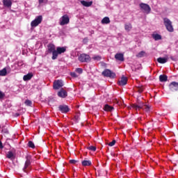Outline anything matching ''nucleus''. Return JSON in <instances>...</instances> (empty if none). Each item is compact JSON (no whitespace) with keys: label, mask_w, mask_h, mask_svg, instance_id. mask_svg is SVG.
Segmentation results:
<instances>
[{"label":"nucleus","mask_w":178,"mask_h":178,"mask_svg":"<svg viewBox=\"0 0 178 178\" xmlns=\"http://www.w3.org/2000/svg\"><path fill=\"white\" fill-rule=\"evenodd\" d=\"M110 19L108 17H104L103 19L101 21L102 24H109Z\"/></svg>","instance_id":"b1692460"},{"label":"nucleus","mask_w":178,"mask_h":178,"mask_svg":"<svg viewBox=\"0 0 178 178\" xmlns=\"http://www.w3.org/2000/svg\"><path fill=\"white\" fill-rule=\"evenodd\" d=\"M163 19L164 21V24H165V26L166 27L167 31L170 33H173L174 28H173V25H172V22L168 17H165Z\"/></svg>","instance_id":"f257e3e1"},{"label":"nucleus","mask_w":178,"mask_h":178,"mask_svg":"<svg viewBox=\"0 0 178 178\" xmlns=\"http://www.w3.org/2000/svg\"><path fill=\"white\" fill-rule=\"evenodd\" d=\"M141 109L145 110L146 112H149V106L145 105V106H143V108H141Z\"/></svg>","instance_id":"f704fd0d"},{"label":"nucleus","mask_w":178,"mask_h":178,"mask_svg":"<svg viewBox=\"0 0 178 178\" xmlns=\"http://www.w3.org/2000/svg\"><path fill=\"white\" fill-rule=\"evenodd\" d=\"M93 59H94L95 60H101L102 57L97 56L93 57Z\"/></svg>","instance_id":"ea45409f"},{"label":"nucleus","mask_w":178,"mask_h":178,"mask_svg":"<svg viewBox=\"0 0 178 178\" xmlns=\"http://www.w3.org/2000/svg\"><path fill=\"white\" fill-rule=\"evenodd\" d=\"M102 75H103L104 77L110 78H114L116 76V74L110 70H104L103 72H102Z\"/></svg>","instance_id":"39448f33"},{"label":"nucleus","mask_w":178,"mask_h":178,"mask_svg":"<svg viewBox=\"0 0 178 178\" xmlns=\"http://www.w3.org/2000/svg\"><path fill=\"white\" fill-rule=\"evenodd\" d=\"M146 106L145 105L144 102H138L137 104H131V108L136 110V111H140L141 108H144V106Z\"/></svg>","instance_id":"6e6552de"},{"label":"nucleus","mask_w":178,"mask_h":178,"mask_svg":"<svg viewBox=\"0 0 178 178\" xmlns=\"http://www.w3.org/2000/svg\"><path fill=\"white\" fill-rule=\"evenodd\" d=\"M3 148V145H2L1 141L0 140V149Z\"/></svg>","instance_id":"c03bdc74"},{"label":"nucleus","mask_w":178,"mask_h":178,"mask_svg":"<svg viewBox=\"0 0 178 178\" xmlns=\"http://www.w3.org/2000/svg\"><path fill=\"white\" fill-rule=\"evenodd\" d=\"M44 3V0H39V3H40V4H41V3Z\"/></svg>","instance_id":"a18cd8bd"},{"label":"nucleus","mask_w":178,"mask_h":178,"mask_svg":"<svg viewBox=\"0 0 178 178\" xmlns=\"http://www.w3.org/2000/svg\"><path fill=\"white\" fill-rule=\"evenodd\" d=\"M52 54V57L51 58L53 60H55V59H57L58 58V55H60V54H58L56 51H54V52H51Z\"/></svg>","instance_id":"c756f323"},{"label":"nucleus","mask_w":178,"mask_h":178,"mask_svg":"<svg viewBox=\"0 0 178 178\" xmlns=\"http://www.w3.org/2000/svg\"><path fill=\"white\" fill-rule=\"evenodd\" d=\"M42 22V16L39 15L35 18L33 21L31 22V27H37L39 24H40Z\"/></svg>","instance_id":"20e7f679"},{"label":"nucleus","mask_w":178,"mask_h":178,"mask_svg":"<svg viewBox=\"0 0 178 178\" xmlns=\"http://www.w3.org/2000/svg\"><path fill=\"white\" fill-rule=\"evenodd\" d=\"M63 86L62 80H56L53 83V88L56 90H60Z\"/></svg>","instance_id":"0eeeda50"},{"label":"nucleus","mask_w":178,"mask_h":178,"mask_svg":"<svg viewBox=\"0 0 178 178\" xmlns=\"http://www.w3.org/2000/svg\"><path fill=\"white\" fill-rule=\"evenodd\" d=\"M48 50H47V52L49 54H51L53 53L54 51H56V46L55 44H49L48 46Z\"/></svg>","instance_id":"2eb2a0df"},{"label":"nucleus","mask_w":178,"mask_h":178,"mask_svg":"<svg viewBox=\"0 0 178 178\" xmlns=\"http://www.w3.org/2000/svg\"><path fill=\"white\" fill-rule=\"evenodd\" d=\"M74 120H76V122H79V120H80V116H79L78 115H75Z\"/></svg>","instance_id":"a19ab883"},{"label":"nucleus","mask_w":178,"mask_h":178,"mask_svg":"<svg viewBox=\"0 0 178 178\" xmlns=\"http://www.w3.org/2000/svg\"><path fill=\"white\" fill-rule=\"evenodd\" d=\"M33 76H34V74H33L32 72L29 73V74H27L26 75H24L23 81H30L32 79Z\"/></svg>","instance_id":"dca6fc26"},{"label":"nucleus","mask_w":178,"mask_h":178,"mask_svg":"<svg viewBox=\"0 0 178 178\" xmlns=\"http://www.w3.org/2000/svg\"><path fill=\"white\" fill-rule=\"evenodd\" d=\"M171 59H172V60H173V58H172V57H171Z\"/></svg>","instance_id":"de8ad7c7"},{"label":"nucleus","mask_w":178,"mask_h":178,"mask_svg":"<svg viewBox=\"0 0 178 178\" xmlns=\"http://www.w3.org/2000/svg\"><path fill=\"white\" fill-rule=\"evenodd\" d=\"M28 146H29V147L33 148V149H34L35 147V144H34V143H33V141H29Z\"/></svg>","instance_id":"7c9ffc66"},{"label":"nucleus","mask_w":178,"mask_h":178,"mask_svg":"<svg viewBox=\"0 0 178 178\" xmlns=\"http://www.w3.org/2000/svg\"><path fill=\"white\" fill-rule=\"evenodd\" d=\"M75 72L79 73V74H82L83 73V70L81 68H77L75 70Z\"/></svg>","instance_id":"c9c22d12"},{"label":"nucleus","mask_w":178,"mask_h":178,"mask_svg":"<svg viewBox=\"0 0 178 178\" xmlns=\"http://www.w3.org/2000/svg\"><path fill=\"white\" fill-rule=\"evenodd\" d=\"M152 38L156 41L161 40V35H159V34L152 35Z\"/></svg>","instance_id":"c85d7f7f"},{"label":"nucleus","mask_w":178,"mask_h":178,"mask_svg":"<svg viewBox=\"0 0 178 178\" xmlns=\"http://www.w3.org/2000/svg\"><path fill=\"white\" fill-rule=\"evenodd\" d=\"M104 111L106 112H112L114 110V107L112 106H109L106 104L104 108Z\"/></svg>","instance_id":"6ab92c4d"},{"label":"nucleus","mask_w":178,"mask_h":178,"mask_svg":"<svg viewBox=\"0 0 178 178\" xmlns=\"http://www.w3.org/2000/svg\"><path fill=\"white\" fill-rule=\"evenodd\" d=\"M140 10L143 11V13L146 15H149L151 13V8L150 6L145 3H140Z\"/></svg>","instance_id":"f03ea898"},{"label":"nucleus","mask_w":178,"mask_h":178,"mask_svg":"<svg viewBox=\"0 0 178 178\" xmlns=\"http://www.w3.org/2000/svg\"><path fill=\"white\" fill-rule=\"evenodd\" d=\"M127 81H128L127 77L122 76L118 81V85L120 86H124L127 84Z\"/></svg>","instance_id":"f8f14e48"},{"label":"nucleus","mask_w":178,"mask_h":178,"mask_svg":"<svg viewBox=\"0 0 178 178\" xmlns=\"http://www.w3.org/2000/svg\"><path fill=\"white\" fill-rule=\"evenodd\" d=\"M168 61V58H162V57H159L157 58V62L160 64H165Z\"/></svg>","instance_id":"f3484780"},{"label":"nucleus","mask_w":178,"mask_h":178,"mask_svg":"<svg viewBox=\"0 0 178 178\" xmlns=\"http://www.w3.org/2000/svg\"><path fill=\"white\" fill-rule=\"evenodd\" d=\"M3 5L7 8H10L12 6L11 0H3Z\"/></svg>","instance_id":"aec40b11"},{"label":"nucleus","mask_w":178,"mask_h":178,"mask_svg":"<svg viewBox=\"0 0 178 178\" xmlns=\"http://www.w3.org/2000/svg\"><path fill=\"white\" fill-rule=\"evenodd\" d=\"M145 55V52L144 51H142L136 54V57L138 58H141L144 57Z\"/></svg>","instance_id":"bb28decb"},{"label":"nucleus","mask_w":178,"mask_h":178,"mask_svg":"<svg viewBox=\"0 0 178 178\" xmlns=\"http://www.w3.org/2000/svg\"><path fill=\"white\" fill-rule=\"evenodd\" d=\"M93 2L92 1H81V4H82L83 6L89 7L92 6Z\"/></svg>","instance_id":"4be33fe9"},{"label":"nucleus","mask_w":178,"mask_h":178,"mask_svg":"<svg viewBox=\"0 0 178 178\" xmlns=\"http://www.w3.org/2000/svg\"><path fill=\"white\" fill-rule=\"evenodd\" d=\"M79 161L76 159H70V163L75 165L78 163Z\"/></svg>","instance_id":"72a5a7b5"},{"label":"nucleus","mask_w":178,"mask_h":178,"mask_svg":"<svg viewBox=\"0 0 178 178\" xmlns=\"http://www.w3.org/2000/svg\"><path fill=\"white\" fill-rule=\"evenodd\" d=\"M6 157L8 159H15V155L12 151H8L6 154Z\"/></svg>","instance_id":"a878e982"},{"label":"nucleus","mask_w":178,"mask_h":178,"mask_svg":"<svg viewBox=\"0 0 178 178\" xmlns=\"http://www.w3.org/2000/svg\"><path fill=\"white\" fill-rule=\"evenodd\" d=\"M115 144H116V140H113V141H111V143H108V145L110 147H113V146H114Z\"/></svg>","instance_id":"4c0bfd02"},{"label":"nucleus","mask_w":178,"mask_h":178,"mask_svg":"<svg viewBox=\"0 0 178 178\" xmlns=\"http://www.w3.org/2000/svg\"><path fill=\"white\" fill-rule=\"evenodd\" d=\"M57 95L60 98L65 99L67 97L68 94H67V92L64 88H62L58 92Z\"/></svg>","instance_id":"1a4fd4ad"},{"label":"nucleus","mask_w":178,"mask_h":178,"mask_svg":"<svg viewBox=\"0 0 178 178\" xmlns=\"http://www.w3.org/2000/svg\"><path fill=\"white\" fill-rule=\"evenodd\" d=\"M138 92L142 93L144 91V88L143 87H139L138 88Z\"/></svg>","instance_id":"e433bc0d"},{"label":"nucleus","mask_w":178,"mask_h":178,"mask_svg":"<svg viewBox=\"0 0 178 178\" xmlns=\"http://www.w3.org/2000/svg\"><path fill=\"white\" fill-rule=\"evenodd\" d=\"M78 59L81 63H89L91 61V57L86 54H80Z\"/></svg>","instance_id":"7ed1b4c3"},{"label":"nucleus","mask_w":178,"mask_h":178,"mask_svg":"<svg viewBox=\"0 0 178 178\" xmlns=\"http://www.w3.org/2000/svg\"><path fill=\"white\" fill-rule=\"evenodd\" d=\"M58 111L62 113H67L69 111H70V108L68 107V106L60 105L58 106Z\"/></svg>","instance_id":"9b49d317"},{"label":"nucleus","mask_w":178,"mask_h":178,"mask_svg":"<svg viewBox=\"0 0 178 178\" xmlns=\"http://www.w3.org/2000/svg\"><path fill=\"white\" fill-rule=\"evenodd\" d=\"M168 88L172 92L178 91V83L175 81H172L170 85H168Z\"/></svg>","instance_id":"9d476101"},{"label":"nucleus","mask_w":178,"mask_h":178,"mask_svg":"<svg viewBox=\"0 0 178 178\" xmlns=\"http://www.w3.org/2000/svg\"><path fill=\"white\" fill-rule=\"evenodd\" d=\"M133 29L132 24L127 23L124 24V29L126 31L129 32Z\"/></svg>","instance_id":"5701e85b"},{"label":"nucleus","mask_w":178,"mask_h":178,"mask_svg":"<svg viewBox=\"0 0 178 178\" xmlns=\"http://www.w3.org/2000/svg\"><path fill=\"white\" fill-rule=\"evenodd\" d=\"M56 51L59 54V55L65 53L66 51V47H57L56 49Z\"/></svg>","instance_id":"412c9836"},{"label":"nucleus","mask_w":178,"mask_h":178,"mask_svg":"<svg viewBox=\"0 0 178 178\" xmlns=\"http://www.w3.org/2000/svg\"><path fill=\"white\" fill-rule=\"evenodd\" d=\"M159 80L161 82H165V81H168V75H165V74H161V75L159 76Z\"/></svg>","instance_id":"a211bd4d"},{"label":"nucleus","mask_w":178,"mask_h":178,"mask_svg":"<svg viewBox=\"0 0 178 178\" xmlns=\"http://www.w3.org/2000/svg\"><path fill=\"white\" fill-rule=\"evenodd\" d=\"M7 74V70L6 68H3L0 70V76H6Z\"/></svg>","instance_id":"cd10ccee"},{"label":"nucleus","mask_w":178,"mask_h":178,"mask_svg":"<svg viewBox=\"0 0 178 178\" xmlns=\"http://www.w3.org/2000/svg\"><path fill=\"white\" fill-rule=\"evenodd\" d=\"M25 104H26L27 106H31V105H32V102L30 101V100H29V99H27V100H26V102H25Z\"/></svg>","instance_id":"473e14b6"},{"label":"nucleus","mask_w":178,"mask_h":178,"mask_svg":"<svg viewBox=\"0 0 178 178\" xmlns=\"http://www.w3.org/2000/svg\"><path fill=\"white\" fill-rule=\"evenodd\" d=\"M5 97V94L0 91V99H3Z\"/></svg>","instance_id":"79ce46f5"},{"label":"nucleus","mask_w":178,"mask_h":178,"mask_svg":"<svg viewBox=\"0 0 178 178\" xmlns=\"http://www.w3.org/2000/svg\"><path fill=\"white\" fill-rule=\"evenodd\" d=\"M4 133H6V134H8V131H4Z\"/></svg>","instance_id":"49530a36"},{"label":"nucleus","mask_w":178,"mask_h":178,"mask_svg":"<svg viewBox=\"0 0 178 178\" xmlns=\"http://www.w3.org/2000/svg\"><path fill=\"white\" fill-rule=\"evenodd\" d=\"M26 161L25 163V166L23 168V171L25 172L26 173H27L26 168L31 165V157L30 156H27L26 157Z\"/></svg>","instance_id":"ddd939ff"},{"label":"nucleus","mask_w":178,"mask_h":178,"mask_svg":"<svg viewBox=\"0 0 178 178\" xmlns=\"http://www.w3.org/2000/svg\"><path fill=\"white\" fill-rule=\"evenodd\" d=\"M82 165L83 166H91L92 162H91V161H89V160H83L82 161Z\"/></svg>","instance_id":"393cba45"},{"label":"nucleus","mask_w":178,"mask_h":178,"mask_svg":"<svg viewBox=\"0 0 178 178\" xmlns=\"http://www.w3.org/2000/svg\"><path fill=\"white\" fill-rule=\"evenodd\" d=\"M115 58L120 62H124V54L122 53H117L115 55Z\"/></svg>","instance_id":"4468645a"},{"label":"nucleus","mask_w":178,"mask_h":178,"mask_svg":"<svg viewBox=\"0 0 178 178\" xmlns=\"http://www.w3.org/2000/svg\"><path fill=\"white\" fill-rule=\"evenodd\" d=\"M88 149L92 151V152H96L97 147L95 146H89V147H88Z\"/></svg>","instance_id":"2f4dec72"},{"label":"nucleus","mask_w":178,"mask_h":178,"mask_svg":"<svg viewBox=\"0 0 178 178\" xmlns=\"http://www.w3.org/2000/svg\"><path fill=\"white\" fill-rule=\"evenodd\" d=\"M88 42V38H85L83 40V44H87Z\"/></svg>","instance_id":"37998d69"},{"label":"nucleus","mask_w":178,"mask_h":178,"mask_svg":"<svg viewBox=\"0 0 178 178\" xmlns=\"http://www.w3.org/2000/svg\"><path fill=\"white\" fill-rule=\"evenodd\" d=\"M71 77L76 78L78 75L75 72H70Z\"/></svg>","instance_id":"58836bf2"},{"label":"nucleus","mask_w":178,"mask_h":178,"mask_svg":"<svg viewBox=\"0 0 178 178\" xmlns=\"http://www.w3.org/2000/svg\"><path fill=\"white\" fill-rule=\"evenodd\" d=\"M70 22V19L69 18L67 15H63L61 19H60L59 24L61 26H65L68 24Z\"/></svg>","instance_id":"423d86ee"}]
</instances>
